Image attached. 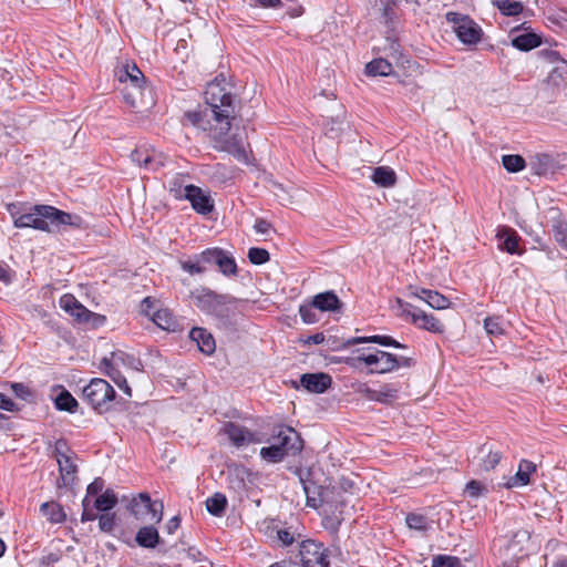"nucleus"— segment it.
Instances as JSON below:
<instances>
[{
	"instance_id": "2f4dec72",
	"label": "nucleus",
	"mask_w": 567,
	"mask_h": 567,
	"mask_svg": "<svg viewBox=\"0 0 567 567\" xmlns=\"http://www.w3.org/2000/svg\"><path fill=\"white\" fill-rule=\"evenodd\" d=\"M540 43L542 41L539 35L532 32L519 34L512 40L513 47L520 51L533 50L540 45Z\"/></svg>"
},
{
	"instance_id": "49530a36",
	"label": "nucleus",
	"mask_w": 567,
	"mask_h": 567,
	"mask_svg": "<svg viewBox=\"0 0 567 567\" xmlns=\"http://www.w3.org/2000/svg\"><path fill=\"white\" fill-rule=\"evenodd\" d=\"M484 328L491 336H502L505 332L503 319L498 316L487 317L484 320Z\"/></svg>"
},
{
	"instance_id": "e2e57ef3",
	"label": "nucleus",
	"mask_w": 567,
	"mask_h": 567,
	"mask_svg": "<svg viewBox=\"0 0 567 567\" xmlns=\"http://www.w3.org/2000/svg\"><path fill=\"white\" fill-rule=\"evenodd\" d=\"M254 229L257 234L268 235L272 230V225L264 218H257Z\"/></svg>"
},
{
	"instance_id": "de8ad7c7",
	"label": "nucleus",
	"mask_w": 567,
	"mask_h": 567,
	"mask_svg": "<svg viewBox=\"0 0 567 567\" xmlns=\"http://www.w3.org/2000/svg\"><path fill=\"white\" fill-rule=\"evenodd\" d=\"M341 361L351 369L359 372H364L368 370V353H361L357 357H346Z\"/></svg>"
},
{
	"instance_id": "4d7b16f0",
	"label": "nucleus",
	"mask_w": 567,
	"mask_h": 567,
	"mask_svg": "<svg viewBox=\"0 0 567 567\" xmlns=\"http://www.w3.org/2000/svg\"><path fill=\"white\" fill-rule=\"evenodd\" d=\"M406 524L410 528L424 529L426 527V518L419 514H409L406 516Z\"/></svg>"
},
{
	"instance_id": "a211bd4d",
	"label": "nucleus",
	"mask_w": 567,
	"mask_h": 567,
	"mask_svg": "<svg viewBox=\"0 0 567 567\" xmlns=\"http://www.w3.org/2000/svg\"><path fill=\"white\" fill-rule=\"evenodd\" d=\"M332 378L327 373H305L300 384L310 393H323L331 386Z\"/></svg>"
},
{
	"instance_id": "0eeeda50",
	"label": "nucleus",
	"mask_w": 567,
	"mask_h": 567,
	"mask_svg": "<svg viewBox=\"0 0 567 567\" xmlns=\"http://www.w3.org/2000/svg\"><path fill=\"white\" fill-rule=\"evenodd\" d=\"M415 364L412 357L396 355L383 350L368 353V374H385L400 368H411Z\"/></svg>"
},
{
	"instance_id": "69168bd1",
	"label": "nucleus",
	"mask_w": 567,
	"mask_h": 567,
	"mask_svg": "<svg viewBox=\"0 0 567 567\" xmlns=\"http://www.w3.org/2000/svg\"><path fill=\"white\" fill-rule=\"evenodd\" d=\"M540 54L544 56L546 61H548L551 64H559L560 61H565L560 58L559 53L554 50H542Z\"/></svg>"
},
{
	"instance_id": "a18cd8bd",
	"label": "nucleus",
	"mask_w": 567,
	"mask_h": 567,
	"mask_svg": "<svg viewBox=\"0 0 567 567\" xmlns=\"http://www.w3.org/2000/svg\"><path fill=\"white\" fill-rule=\"evenodd\" d=\"M395 303H396L398 316L400 318H402L403 320L413 323V318H414V316L417 315L420 309L414 307L413 305L402 300L401 298H396Z\"/></svg>"
},
{
	"instance_id": "8fccbe9b",
	"label": "nucleus",
	"mask_w": 567,
	"mask_h": 567,
	"mask_svg": "<svg viewBox=\"0 0 567 567\" xmlns=\"http://www.w3.org/2000/svg\"><path fill=\"white\" fill-rule=\"evenodd\" d=\"M555 240L567 250V221L560 220L553 226Z\"/></svg>"
},
{
	"instance_id": "4be33fe9",
	"label": "nucleus",
	"mask_w": 567,
	"mask_h": 567,
	"mask_svg": "<svg viewBox=\"0 0 567 567\" xmlns=\"http://www.w3.org/2000/svg\"><path fill=\"white\" fill-rule=\"evenodd\" d=\"M530 172L538 176L554 174L557 167L555 158L549 154H536L529 158Z\"/></svg>"
},
{
	"instance_id": "39448f33",
	"label": "nucleus",
	"mask_w": 567,
	"mask_h": 567,
	"mask_svg": "<svg viewBox=\"0 0 567 567\" xmlns=\"http://www.w3.org/2000/svg\"><path fill=\"white\" fill-rule=\"evenodd\" d=\"M116 75L122 83H126L123 89V96L125 102L133 109L142 106V96L144 91L143 83L145 80L144 74L135 64H125L117 72Z\"/></svg>"
},
{
	"instance_id": "b1692460",
	"label": "nucleus",
	"mask_w": 567,
	"mask_h": 567,
	"mask_svg": "<svg viewBox=\"0 0 567 567\" xmlns=\"http://www.w3.org/2000/svg\"><path fill=\"white\" fill-rule=\"evenodd\" d=\"M131 158L138 166L144 167L150 171H156L159 166L163 165L161 161H157L154 157V151L150 150L145 146L136 147L131 153Z\"/></svg>"
},
{
	"instance_id": "f257e3e1",
	"label": "nucleus",
	"mask_w": 567,
	"mask_h": 567,
	"mask_svg": "<svg viewBox=\"0 0 567 567\" xmlns=\"http://www.w3.org/2000/svg\"><path fill=\"white\" fill-rule=\"evenodd\" d=\"M204 97L207 105L205 110L186 112L185 118L207 133L214 150L228 153L238 162L248 164L249 144L246 138L229 133L239 106L231 85L224 76H217L207 84Z\"/></svg>"
},
{
	"instance_id": "473e14b6",
	"label": "nucleus",
	"mask_w": 567,
	"mask_h": 567,
	"mask_svg": "<svg viewBox=\"0 0 567 567\" xmlns=\"http://www.w3.org/2000/svg\"><path fill=\"white\" fill-rule=\"evenodd\" d=\"M152 321L163 330L174 331L176 320L168 309H157L152 315Z\"/></svg>"
},
{
	"instance_id": "ddd939ff",
	"label": "nucleus",
	"mask_w": 567,
	"mask_h": 567,
	"mask_svg": "<svg viewBox=\"0 0 567 567\" xmlns=\"http://www.w3.org/2000/svg\"><path fill=\"white\" fill-rule=\"evenodd\" d=\"M163 503L159 501H152L147 493H141L138 497L133 498L131 503V512L136 518L150 516L153 523H159L163 518Z\"/></svg>"
},
{
	"instance_id": "0e129e2a",
	"label": "nucleus",
	"mask_w": 567,
	"mask_h": 567,
	"mask_svg": "<svg viewBox=\"0 0 567 567\" xmlns=\"http://www.w3.org/2000/svg\"><path fill=\"white\" fill-rule=\"evenodd\" d=\"M0 409L9 412L20 411L19 405L3 393H0Z\"/></svg>"
},
{
	"instance_id": "412c9836",
	"label": "nucleus",
	"mask_w": 567,
	"mask_h": 567,
	"mask_svg": "<svg viewBox=\"0 0 567 567\" xmlns=\"http://www.w3.org/2000/svg\"><path fill=\"white\" fill-rule=\"evenodd\" d=\"M412 324L434 334H443L445 332V326L437 317L421 309L414 316Z\"/></svg>"
},
{
	"instance_id": "c756f323",
	"label": "nucleus",
	"mask_w": 567,
	"mask_h": 567,
	"mask_svg": "<svg viewBox=\"0 0 567 567\" xmlns=\"http://www.w3.org/2000/svg\"><path fill=\"white\" fill-rule=\"evenodd\" d=\"M372 181L381 187H391L396 182V175L392 168L379 166L373 171Z\"/></svg>"
},
{
	"instance_id": "f3484780",
	"label": "nucleus",
	"mask_w": 567,
	"mask_h": 567,
	"mask_svg": "<svg viewBox=\"0 0 567 567\" xmlns=\"http://www.w3.org/2000/svg\"><path fill=\"white\" fill-rule=\"evenodd\" d=\"M409 290L411 296L424 300L433 309L442 310L450 306V300L439 291L414 286H410Z\"/></svg>"
},
{
	"instance_id": "5fc2aeb1",
	"label": "nucleus",
	"mask_w": 567,
	"mask_h": 567,
	"mask_svg": "<svg viewBox=\"0 0 567 567\" xmlns=\"http://www.w3.org/2000/svg\"><path fill=\"white\" fill-rule=\"evenodd\" d=\"M115 514H101L99 515L97 519H99V527L102 532L104 533H110L113 530L114 526H115Z\"/></svg>"
},
{
	"instance_id": "aec40b11",
	"label": "nucleus",
	"mask_w": 567,
	"mask_h": 567,
	"mask_svg": "<svg viewBox=\"0 0 567 567\" xmlns=\"http://www.w3.org/2000/svg\"><path fill=\"white\" fill-rule=\"evenodd\" d=\"M496 237L498 239V247L501 250L512 255H520L523 252L519 249L520 237L514 229L503 226L497 230Z\"/></svg>"
},
{
	"instance_id": "c03bdc74",
	"label": "nucleus",
	"mask_w": 567,
	"mask_h": 567,
	"mask_svg": "<svg viewBox=\"0 0 567 567\" xmlns=\"http://www.w3.org/2000/svg\"><path fill=\"white\" fill-rule=\"evenodd\" d=\"M502 164L506 171L517 173L525 168L526 161L520 155L509 154L502 157Z\"/></svg>"
},
{
	"instance_id": "f704fd0d",
	"label": "nucleus",
	"mask_w": 567,
	"mask_h": 567,
	"mask_svg": "<svg viewBox=\"0 0 567 567\" xmlns=\"http://www.w3.org/2000/svg\"><path fill=\"white\" fill-rule=\"evenodd\" d=\"M127 360H133V358L123 351H114L110 357L102 359L101 369L103 372L111 371V369H118L121 364H126Z\"/></svg>"
},
{
	"instance_id": "338daca9",
	"label": "nucleus",
	"mask_w": 567,
	"mask_h": 567,
	"mask_svg": "<svg viewBox=\"0 0 567 567\" xmlns=\"http://www.w3.org/2000/svg\"><path fill=\"white\" fill-rule=\"evenodd\" d=\"M278 538L284 545H291L293 543V536L286 529L278 530Z\"/></svg>"
},
{
	"instance_id": "052dcab7",
	"label": "nucleus",
	"mask_w": 567,
	"mask_h": 567,
	"mask_svg": "<svg viewBox=\"0 0 567 567\" xmlns=\"http://www.w3.org/2000/svg\"><path fill=\"white\" fill-rule=\"evenodd\" d=\"M82 506H83V513H82V516H81V520L82 522L94 520V519H96L99 517V515H96L94 513V511L90 507L91 506V502L87 498V496H85L83 498Z\"/></svg>"
},
{
	"instance_id": "6e6552de",
	"label": "nucleus",
	"mask_w": 567,
	"mask_h": 567,
	"mask_svg": "<svg viewBox=\"0 0 567 567\" xmlns=\"http://www.w3.org/2000/svg\"><path fill=\"white\" fill-rule=\"evenodd\" d=\"M269 441L281 447L286 455H297L303 449V440L300 434L287 425L275 426Z\"/></svg>"
},
{
	"instance_id": "4c0bfd02",
	"label": "nucleus",
	"mask_w": 567,
	"mask_h": 567,
	"mask_svg": "<svg viewBox=\"0 0 567 567\" xmlns=\"http://www.w3.org/2000/svg\"><path fill=\"white\" fill-rule=\"evenodd\" d=\"M493 4L499 12L507 17H516L523 12L524 6L520 1L494 0Z\"/></svg>"
},
{
	"instance_id": "13d9d810",
	"label": "nucleus",
	"mask_w": 567,
	"mask_h": 567,
	"mask_svg": "<svg viewBox=\"0 0 567 567\" xmlns=\"http://www.w3.org/2000/svg\"><path fill=\"white\" fill-rule=\"evenodd\" d=\"M484 491H486L485 486L478 481H471L466 484L465 493L471 497L481 496Z\"/></svg>"
},
{
	"instance_id": "423d86ee",
	"label": "nucleus",
	"mask_w": 567,
	"mask_h": 567,
	"mask_svg": "<svg viewBox=\"0 0 567 567\" xmlns=\"http://www.w3.org/2000/svg\"><path fill=\"white\" fill-rule=\"evenodd\" d=\"M83 399L99 413H105L111 409L116 398L113 386L104 379L94 378L82 390Z\"/></svg>"
},
{
	"instance_id": "c9c22d12",
	"label": "nucleus",
	"mask_w": 567,
	"mask_h": 567,
	"mask_svg": "<svg viewBox=\"0 0 567 567\" xmlns=\"http://www.w3.org/2000/svg\"><path fill=\"white\" fill-rule=\"evenodd\" d=\"M117 504V496L112 489H106L100 494L93 503V508L99 512H107L114 508Z\"/></svg>"
},
{
	"instance_id": "79ce46f5",
	"label": "nucleus",
	"mask_w": 567,
	"mask_h": 567,
	"mask_svg": "<svg viewBox=\"0 0 567 567\" xmlns=\"http://www.w3.org/2000/svg\"><path fill=\"white\" fill-rule=\"evenodd\" d=\"M260 457L268 463H280L287 456L285 451L271 443L269 446L261 447Z\"/></svg>"
},
{
	"instance_id": "e433bc0d",
	"label": "nucleus",
	"mask_w": 567,
	"mask_h": 567,
	"mask_svg": "<svg viewBox=\"0 0 567 567\" xmlns=\"http://www.w3.org/2000/svg\"><path fill=\"white\" fill-rule=\"evenodd\" d=\"M548 83L556 86H565L567 84V61H560L554 65L547 78Z\"/></svg>"
},
{
	"instance_id": "7ed1b4c3",
	"label": "nucleus",
	"mask_w": 567,
	"mask_h": 567,
	"mask_svg": "<svg viewBox=\"0 0 567 567\" xmlns=\"http://www.w3.org/2000/svg\"><path fill=\"white\" fill-rule=\"evenodd\" d=\"M81 218L49 205H37L14 219L17 228L32 227L51 233L61 225L79 226Z\"/></svg>"
},
{
	"instance_id": "cd10ccee",
	"label": "nucleus",
	"mask_w": 567,
	"mask_h": 567,
	"mask_svg": "<svg viewBox=\"0 0 567 567\" xmlns=\"http://www.w3.org/2000/svg\"><path fill=\"white\" fill-rule=\"evenodd\" d=\"M368 342L378 343V344H381V346H384V347H394V348H399V349H406L405 344H402V343L398 342L392 337H390V336H380V334L370 336V337L353 338V339L348 341V344L368 343Z\"/></svg>"
},
{
	"instance_id": "58836bf2",
	"label": "nucleus",
	"mask_w": 567,
	"mask_h": 567,
	"mask_svg": "<svg viewBox=\"0 0 567 567\" xmlns=\"http://www.w3.org/2000/svg\"><path fill=\"white\" fill-rule=\"evenodd\" d=\"M227 498L221 493H215L206 499V508L214 516H221L226 509Z\"/></svg>"
},
{
	"instance_id": "a19ab883",
	"label": "nucleus",
	"mask_w": 567,
	"mask_h": 567,
	"mask_svg": "<svg viewBox=\"0 0 567 567\" xmlns=\"http://www.w3.org/2000/svg\"><path fill=\"white\" fill-rule=\"evenodd\" d=\"M55 408L60 411H68L70 413H73L76 411L78 408V401L74 399V396L66 390H63L56 398H55Z\"/></svg>"
},
{
	"instance_id": "20e7f679",
	"label": "nucleus",
	"mask_w": 567,
	"mask_h": 567,
	"mask_svg": "<svg viewBox=\"0 0 567 567\" xmlns=\"http://www.w3.org/2000/svg\"><path fill=\"white\" fill-rule=\"evenodd\" d=\"M293 474L298 476L303 492L307 497V506L312 508L322 507L326 504H331L332 499L344 492L342 488L337 486H319L315 482L310 481V470H302L301 467H295Z\"/></svg>"
},
{
	"instance_id": "603ef678",
	"label": "nucleus",
	"mask_w": 567,
	"mask_h": 567,
	"mask_svg": "<svg viewBox=\"0 0 567 567\" xmlns=\"http://www.w3.org/2000/svg\"><path fill=\"white\" fill-rule=\"evenodd\" d=\"M107 377H110L114 383L124 391L125 394L131 395V388L125 379V377L120 372V369H111V371L104 372Z\"/></svg>"
},
{
	"instance_id": "f8f14e48",
	"label": "nucleus",
	"mask_w": 567,
	"mask_h": 567,
	"mask_svg": "<svg viewBox=\"0 0 567 567\" xmlns=\"http://www.w3.org/2000/svg\"><path fill=\"white\" fill-rule=\"evenodd\" d=\"M171 192H174L175 198H185L187 199L193 209L202 215H208L214 209V202L209 194L203 192L202 188L195 185H187L184 188V195L181 194L179 190L171 188Z\"/></svg>"
},
{
	"instance_id": "4468645a",
	"label": "nucleus",
	"mask_w": 567,
	"mask_h": 567,
	"mask_svg": "<svg viewBox=\"0 0 567 567\" xmlns=\"http://www.w3.org/2000/svg\"><path fill=\"white\" fill-rule=\"evenodd\" d=\"M66 444L58 441L54 446L56 462L59 464L60 477L63 486H71L76 481L78 467L72 457L63 452Z\"/></svg>"
},
{
	"instance_id": "3c124183",
	"label": "nucleus",
	"mask_w": 567,
	"mask_h": 567,
	"mask_svg": "<svg viewBox=\"0 0 567 567\" xmlns=\"http://www.w3.org/2000/svg\"><path fill=\"white\" fill-rule=\"evenodd\" d=\"M248 259L254 265H262L270 259V255L264 248L252 247L248 250Z\"/></svg>"
},
{
	"instance_id": "680f3d73",
	"label": "nucleus",
	"mask_w": 567,
	"mask_h": 567,
	"mask_svg": "<svg viewBox=\"0 0 567 567\" xmlns=\"http://www.w3.org/2000/svg\"><path fill=\"white\" fill-rule=\"evenodd\" d=\"M104 488V481L101 477H96L86 488V496L100 495Z\"/></svg>"
},
{
	"instance_id": "f03ea898",
	"label": "nucleus",
	"mask_w": 567,
	"mask_h": 567,
	"mask_svg": "<svg viewBox=\"0 0 567 567\" xmlns=\"http://www.w3.org/2000/svg\"><path fill=\"white\" fill-rule=\"evenodd\" d=\"M194 302L200 311L215 317L224 327L231 326L247 303L246 300L210 289H202L194 296Z\"/></svg>"
},
{
	"instance_id": "bb28decb",
	"label": "nucleus",
	"mask_w": 567,
	"mask_h": 567,
	"mask_svg": "<svg viewBox=\"0 0 567 567\" xmlns=\"http://www.w3.org/2000/svg\"><path fill=\"white\" fill-rule=\"evenodd\" d=\"M361 392L364 393L367 399L381 403H388L396 399V390L388 385L381 390H373L364 384Z\"/></svg>"
},
{
	"instance_id": "393cba45",
	"label": "nucleus",
	"mask_w": 567,
	"mask_h": 567,
	"mask_svg": "<svg viewBox=\"0 0 567 567\" xmlns=\"http://www.w3.org/2000/svg\"><path fill=\"white\" fill-rule=\"evenodd\" d=\"M536 471V465L528 461V460H522L519 462L518 471L517 473L509 478V481L506 483V487L512 488L516 486H525L529 483L530 474H533Z\"/></svg>"
},
{
	"instance_id": "bf43d9fd",
	"label": "nucleus",
	"mask_w": 567,
	"mask_h": 567,
	"mask_svg": "<svg viewBox=\"0 0 567 567\" xmlns=\"http://www.w3.org/2000/svg\"><path fill=\"white\" fill-rule=\"evenodd\" d=\"M79 305L80 302L72 295H64L60 299L61 308L64 309L68 313H71L73 310H75V307Z\"/></svg>"
},
{
	"instance_id": "864d4df0",
	"label": "nucleus",
	"mask_w": 567,
	"mask_h": 567,
	"mask_svg": "<svg viewBox=\"0 0 567 567\" xmlns=\"http://www.w3.org/2000/svg\"><path fill=\"white\" fill-rule=\"evenodd\" d=\"M460 564L457 557L439 555L433 558L432 567H458Z\"/></svg>"
},
{
	"instance_id": "a878e982",
	"label": "nucleus",
	"mask_w": 567,
	"mask_h": 567,
	"mask_svg": "<svg viewBox=\"0 0 567 567\" xmlns=\"http://www.w3.org/2000/svg\"><path fill=\"white\" fill-rule=\"evenodd\" d=\"M135 540L141 547L155 548L159 543V534L154 526H144L136 533Z\"/></svg>"
},
{
	"instance_id": "9d476101",
	"label": "nucleus",
	"mask_w": 567,
	"mask_h": 567,
	"mask_svg": "<svg viewBox=\"0 0 567 567\" xmlns=\"http://www.w3.org/2000/svg\"><path fill=\"white\" fill-rule=\"evenodd\" d=\"M299 556L303 567H328V549L322 543L306 539L299 545Z\"/></svg>"
},
{
	"instance_id": "72a5a7b5",
	"label": "nucleus",
	"mask_w": 567,
	"mask_h": 567,
	"mask_svg": "<svg viewBox=\"0 0 567 567\" xmlns=\"http://www.w3.org/2000/svg\"><path fill=\"white\" fill-rule=\"evenodd\" d=\"M365 72L372 76H388L392 73V64L382 58L374 59L365 65Z\"/></svg>"
},
{
	"instance_id": "ea45409f",
	"label": "nucleus",
	"mask_w": 567,
	"mask_h": 567,
	"mask_svg": "<svg viewBox=\"0 0 567 567\" xmlns=\"http://www.w3.org/2000/svg\"><path fill=\"white\" fill-rule=\"evenodd\" d=\"M10 389L16 398L25 401L28 403H34L37 401V392L29 385L20 382L10 383Z\"/></svg>"
},
{
	"instance_id": "1a4fd4ad",
	"label": "nucleus",
	"mask_w": 567,
	"mask_h": 567,
	"mask_svg": "<svg viewBox=\"0 0 567 567\" xmlns=\"http://www.w3.org/2000/svg\"><path fill=\"white\" fill-rule=\"evenodd\" d=\"M446 20L453 24V29L461 42L475 44L481 39V28L467 16L457 12H449Z\"/></svg>"
},
{
	"instance_id": "c85d7f7f",
	"label": "nucleus",
	"mask_w": 567,
	"mask_h": 567,
	"mask_svg": "<svg viewBox=\"0 0 567 567\" xmlns=\"http://www.w3.org/2000/svg\"><path fill=\"white\" fill-rule=\"evenodd\" d=\"M480 454L482 455L480 458V464L485 471L495 468L502 460V453L499 451H494L488 444L482 445L480 449Z\"/></svg>"
},
{
	"instance_id": "5701e85b",
	"label": "nucleus",
	"mask_w": 567,
	"mask_h": 567,
	"mask_svg": "<svg viewBox=\"0 0 567 567\" xmlns=\"http://www.w3.org/2000/svg\"><path fill=\"white\" fill-rule=\"evenodd\" d=\"M189 338L196 342L198 350L205 354H213L216 342L213 334L205 328L195 327L189 332Z\"/></svg>"
},
{
	"instance_id": "9b49d317",
	"label": "nucleus",
	"mask_w": 567,
	"mask_h": 567,
	"mask_svg": "<svg viewBox=\"0 0 567 567\" xmlns=\"http://www.w3.org/2000/svg\"><path fill=\"white\" fill-rule=\"evenodd\" d=\"M349 503V497L346 492L341 494V496L332 499L331 504L323 505V514L324 517L322 519V524L326 529L337 533L340 525L344 520V516L347 514V507Z\"/></svg>"
},
{
	"instance_id": "7c9ffc66",
	"label": "nucleus",
	"mask_w": 567,
	"mask_h": 567,
	"mask_svg": "<svg viewBox=\"0 0 567 567\" xmlns=\"http://www.w3.org/2000/svg\"><path fill=\"white\" fill-rule=\"evenodd\" d=\"M40 511L51 523L54 524L63 523L66 518L63 507L55 502L43 503Z\"/></svg>"
},
{
	"instance_id": "6e6d98bb",
	"label": "nucleus",
	"mask_w": 567,
	"mask_h": 567,
	"mask_svg": "<svg viewBox=\"0 0 567 567\" xmlns=\"http://www.w3.org/2000/svg\"><path fill=\"white\" fill-rule=\"evenodd\" d=\"M70 315L74 317L75 320L80 323H89L91 321L93 312L90 311L82 303H80L78 307H75V310H73Z\"/></svg>"
},
{
	"instance_id": "2eb2a0df",
	"label": "nucleus",
	"mask_w": 567,
	"mask_h": 567,
	"mask_svg": "<svg viewBox=\"0 0 567 567\" xmlns=\"http://www.w3.org/2000/svg\"><path fill=\"white\" fill-rule=\"evenodd\" d=\"M203 259L207 265H215L225 276L237 275V265L235 259L220 248H208L203 251Z\"/></svg>"
},
{
	"instance_id": "774afa93",
	"label": "nucleus",
	"mask_w": 567,
	"mask_h": 567,
	"mask_svg": "<svg viewBox=\"0 0 567 567\" xmlns=\"http://www.w3.org/2000/svg\"><path fill=\"white\" fill-rule=\"evenodd\" d=\"M141 307H142V312L152 318V315H153V312L155 310L153 309L154 308V303H153V301L151 300L150 297L145 298L142 301Z\"/></svg>"
},
{
	"instance_id": "09e8293b",
	"label": "nucleus",
	"mask_w": 567,
	"mask_h": 567,
	"mask_svg": "<svg viewBox=\"0 0 567 567\" xmlns=\"http://www.w3.org/2000/svg\"><path fill=\"white\" fill-rule=\"evenodd\" d=\"M315 310L317 309L312 301L303 303L299 307V315L305 323L311 324L318 322L319 317Z\"/></svg>"
},
{
	"instance_id": "6ab92c4d",
	"label": "nucleus",
	"mask_w": 567,
	"mask_h": 567,
	"mask_svg": "<svg viewBox=\"0 0 567 567\" xmlns=\"http://www.w3.org/2000/svg\"><path fill=\"white\" fill-rule=\"evenodd\" d=\"M311 301L316 309L321 312H341L343 308V302L332 290L317 293Z\"/></svg>"
},
{
	"instance_id": "37998d69",
	"label": "nucleus",
	"mask_w": 567,
	"mask_h": 567,
	"mask_svg": "<svg viewBox=\"0 0 567 567\" xmlns=\"http://www.w3.org/2000/svg\"><path fill=\"white\" fill-rule=\"evenodd\" d=\"M207 261L203 259V252L195 257L182 262V269L189 275H199L207 270Z\"/></svg>"
},
{
	"instance_id": "dca6fc26",
	"label": "nucleus",
	"mask_w": 567,
	"mask_h": 567,
	"mask_svg": "<svg viewBox=\"0 0 567 567\" xmlns=\"http://www.w3.org/2000/svg\"><path fill=\"white\" fill-rule=\"evenodd\" d=\"M223 433L227 435L228 440L236 447L259 442L254 432L235 422H226L223 426Z\"/></svg>"
}]
</instances>
